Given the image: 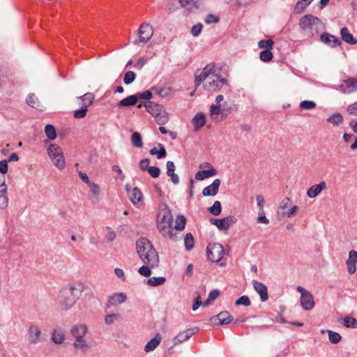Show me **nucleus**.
Returning <instances> with one entry per match:
<instances>
[{
	"label": "nucleus",
	"instance_id": "nucleus-1",
	"mask_svg": "<svg viewBox=\"0 0 357 357\" xmlns=\"http://www.w3.org/2000/svg\"><path fill=\"white\" fill-rule=\"evenodd\" d=\"M202 83L205 90L210 92H217L224 85H227L226 78L219 75V69L214 63L206 65L203 69L195 73V86L197 89Z\"/></svg>",
	"mask_w": 357,
	"mask_h": 357
},
{
	"label": "nucleus",
	"instance_id": "nucleus-2",
	"mask_svg": "<svg viewBox=\"0 0 357 357\" xmlns=\"http://www.w3.org/2000/svg\"><path fill=\"white\" fill-rule=\"evenodd\" d=\"M84 289V284L80 282L74 283L61 289L56 298L59 307L62 310H70L79 298Z\"/></svg>",
	"mask_w": 357,
	"mask_h": 357
},
{
	"label": "nucleus",
	"instance_id": "nucleus-3",
	"mask_svg": "<svg viewBox=\"0 0 357 357\" xmlns=\"http://www.w3.org/2000/svg\"><path fill=\"white\" fill-rule=\"evenodd\" d=\"M137 254L142 261L151 268L158 266L159 257L151 242L145 238H139L136 242Z\"/></svg>",
	"mask_w": 357,
	"mask_h": 357
},
{
	"label": "nucleus",
	"instance_id": "nucleus-4",
	"mask_svg": "<svg viewBox=\"0 0 357 357\" xmlns=\"http://www.w3.org/2000/svg\"><path fill=\"white\" fill-rule=\"evenodd\" d=\"M89 332L88 326L84 324H77L73 325L70 333L74 339V348L82 354H86L91 349L90 342L86 338Z\"/></svg>",
	"mask_w": 357,
	"mask_h": 357
},
{
	"label": "nucleus",
	"instance_id": "nucleus-5",
	"mask_svg": "<svg viewBox=\"0 0 357 357\" xmlns=\"http://www.w3.org/2000/svg\"><path fill=\"white\" fill-rule=\"evenodd\" d=\"M298 25L303 33L307 37L318 36L319 32L325 28L324 24L319 18L310 14L301 17L299 19Z\"/></svg>",
	"mask_w": 357,
	"mask_h": 357
},
{
	"label": "nucleus",
	"instance_id": "nucleus-6",
	"mask_svg": "<svg viewBox=\"0 0 357 357\" xmlns=\"http://www.w3.org/2000/svg\"><path fill=\"white\" fill-rule=\"evenodd\" d=\"M144 107L146 111L155 118L158 124L164 125L169 121L168 114L162 105L149 101L144 105Z\"/></svg>",
	"mask_w": 357,
	"mask_h": 357
},
{
	"label": "nucleus",
	"instance_id": "nucleus-7",
	"mask_svg": "<svg viewBox=\"0 0 357 357\" xmlns=\"http://www.w3.org/2000/svg\"><path fill=\"white\" fill-rule=\"evenodd\" d=\"M206 252L207 257L210 261L218 263L221 266L225 264V250L222 245L215 243H209L206 248Z\"/></svg>",
	"mask_w": 357,
	"mask_h": 357
},
{
	"label": "nucleus",
	"instance_id": "nucleus-8",
	"mask_svg": "<svg viewBox=\"0 0 357 357\" xmlns=\"http://www.w3.org/2000/svg\"><path fill=\"white\" fill-rule=\"evenodd\" d=\"M47 153L54 166L60 170L65 168L66 162L62 149L56 144H52L47 149Z\"/></svg>",
	"mask_w": 357,
	"mask_h": 357
},
{
	"label": "nucleus",
	"instance_id": "nucleus-9",
	"mask_svg": "<svg viewBox=\"0 0 357 357\" xmlns=\"http://www.w3.org/2000/svg\"><path fill=\"white\" fill-rule=\"evenodd\" d=\"M173 224L172 215L167 207H165L158 216L157 227L160 233H165V229L169 228Z\"/></svg>",
	"mask_w": 357,
	"mask_h": 357
},
{
	"label": "nucleus",
	"instance_id": "nucleus-10",
	"mask_svg": "<svg viewBox=\"0 0 357 357\" xmlns=\"http://www.w3.org/2000/svg\"><path fill=\"white\" fill-rule=\"evenodd\" d=\"M26 335V340L29 344H38L43 339V334L40 327L33 323L29 325Z\"/></svg>",
	"mask_w": 357,
	"mask_h": 357
},
{
	"label": "nucleus",
	"instance_id": "nucleus-11",
	"mask_svg": "<svg viewBox=\"0 0 357 357\" xmlns=\"http://www.w3.org/2000/svg\"><path fill=\"white\" fill-rule=\"evenodd\" d=\"M153 34L152 26L148 23H142L137 30L138 38L135 39L132 43L134 45L145 44L151 38Z\"/></svg>",
	"mask_w": 357,
	"mask_h": 357
},
{
	"label": "nucleus",
	"instance_id": "nucleus-12",
	"mask_svg": "<svg viewBox=\"0 0 357 357\" xmlns=\"http://www.w3.org/2000/svg\"><path fill=\"white\" fill-rule=\"evenodd\" d=\"M231 107H223L221 105H212L210 107V116L213 121L220 122L231 112Z\"/></svg>",
	"mask_w": 357,
	"mask_h": 357
},
{
	"label": "nucleus",
	"instance_id": "nucleus-13",
	"mask_svg": "<svg viewBox=\"0 0 357 357\" xmlns=\"http://www.w3.org/2000/svg\"><path fill=\"white\" fill-rule=\"evenodd\" d=\"M338 90L343 93H351L357 91V75L344 79L338 86Z\"/></svg>",
	"mask_w": 357,
	"mask_h": 357
},
{
	"label": "nucleus",
	"instance_id": "nucleus-14",
	"mask_svg": "<svg viewBox=\"0 0 357 357\" xmlns=\"http://www.w3.org/2000/svg\"><path fill=\"white\" fill-rule=\"evenodd\" d=\"M236 218L234 215H229L222 219H213L211 218L210 222L215 225L220 230H227L233 224L236 222Z\"/></svg>",
	"mask_w": 357,
	"mask_h": 357
},
{
	"label": "nucleus",
	"instance_id": "nucleus-15",
	"mask_svg": "<svg viewBox=\"0 0 357 357\" xmlns=\"http://www.w3.org/2000/svg\"><path fill=\"white\" fill-rule=\"evenodd\" d=\"M197 328H192L180 332L176 336H175L173 339L174 344L177 345L178 344L182 343L183 342L188 340L190 337H192L194 334L198 332Z\"/></svg>",
	"mask_w": 357,
	"mask_h": 357
},
{
	"label": "nucleus",
	"instance_id": "nucleus-16",
	"mask_svg": "<svg viewBox=\"0 0 357 357\" xmlns=\"http://www.w3.org/2000/svg\"><path fill=\"white\" fill-rule=\"evenodd\" d=\"M127 300V296L125 293H116L112 296H109L106 303L107 307H111L116 306L119 304L125 303Z\"/></svg>",
	"mask_w": 357,
	"mask_h": 357
},
{
	"label": "nucleus",
	"instance_id": "nucleus-17",
	"mask_svg": "<svg viewBox=\"0 0 357 357\" xmlns=\"http://www.w3.org/2000/svg\"><path fill=\"white\" fill-rule=\"evenodd\" d=\"M252 284L255 290L260 296L261 301H266L268 298V289L266 286L255 280H252Z\"/></svg>",
	"mask_w": 357,
	"mask_h": 357
},
{
	"label": "nucleus",
	"instance_id": "nucleus-18",
	"mask_svg": "<svg viewBox=\"0 0 357 357\" xmlns=\"http://www.w3.org/2000/svg\"><path fill=\"white\" fill-rule=\"evenodd\" d=\"M211 319L214 324L223 325L229 324L232 321V317L228 312L224 311L220 312Z\"/></svg>",
	"mask_w": 357,
	"mask_h": 357
},
{
	"label": "nucleus",
	"instance_id": "nucleus-19",
	"mask_svg": "<svg viewBox=\"0 0 357 357\" xmlns=\"http://www.w3.org/2000/svg\"><path fill=\"white\" fill-rule=\"evenodd\" d=\"M220 180L219 178H216L213 181V182L209 185L208 186L204 188L202 190V194L204 196H215L217 195L219 187L220 185Z\"/></svg>",
	"mask_w": 357,
	"mask_h": 357
},
{
	"label": "nucleus",
	"instance_id": "nucleus-20",
	"mask_svg": "<svg viewBox=\"0 0 357 357\" xmlns=\"http://www.w3.org/2000/svg\"><path fill=\"white\" fill-rule=\"evenodd\" d=\"M320 38L321 42L332 47L340 46L341 45V41L337 38L328 33L321 34Z\"/></svg>",
	"mask_w": 357,
	"mask_h": 357
},
{
	"label": "nucleus",
	"instance_id": "nucleus-21",
	"mask_svg": "<svg viewBox=\"0 0 357 357\" xmlns=\"http://www.w3.org/2000/svg\"><path fill=\"white\" fill-rule=\"evenodd\" d=\"M326 188V183L325 181H321L320 183L311 186L307 190V195L310 198H315L318 196L323 190Z\"/></svg>",
	"mask_w": 357,
	"mask_h": 357
},
{
	"label": "nucleus",
	"instance_id": "nucleus-22",
	"mask_svg": "<svg viewBox=\"0 0 357 357\" xmlns=\"http://www.w3.org/2000/svg\"><path fill=\"white\" fill-rule=\"evenodd\" d=\"M301 304L305 310H310L314 306V298L310 292L301 296Z\"/></svg>",
	"mask_w": 357,
	"mask_h": 357
},
{
	"label": "nucleus",
	"instance_id": "nucleus-23",
	"mask_svg": "<svg viewBox=\"0 0 357 357\" xmlns=\"http://www.w3.org/2000/svg\"><path fill=\"white\" fill-rule=\"evenodd\" d=\"M357 262V252L351 250L349 253V258L347 260L348 272L353 274L356 271V264Z\"/></svg>",
	"mask_w": 357,
	"mask_h": 357
},
{
	"label": "nucleus",
	"instance_id": "nucleus-24",
	"mask_svg": "<svg viewBox=\"0 0 357 357\" xmlns=\"http://www.w3.org/2000/svg\"><path fill=\"white\" fill-rule=\"evenodd\" d=\"M127 191L129 192V198L132 203L135 205L140 204L142 202L143 195L141 190L137 188H134L131 192H129L127 188Z\"/></svg>",
	"mask_w": 357,
	"mask_h": 357
},
{
	"label": "nucleus",
	"instance_id": "nucleus-25",
	"mask_svg": "<svg viewBox=\"0 0 357 357\" xmlns=\"http://www.w3.org/2000/svg\"><path fill=\"white\" fill-rule=\"evenodd\" d=\"M192 123L195 126V131H198L206 124V116L204 113L198 112L192 118Z\"/></svg>",
	"mask_w": 357,
	"mask_h": 357
},
{
	"label": "nucleus",
	"instance_id": "nucleus-26",
	"mask_svg": "<svg viewBox=\"0 0 357 357\" xmlns=\"http://www.w3.org/2000/svg\"><path fill=\"white\" fill-rule=\"evenodd\" d=\"M218 174V172L213 167L206 170H200L195 174V178L199 181L204 180L205 178L214 176Z\"/></svg>",
	"mask_w": 357,
	"mask_h": 357
},
{
	"label": "nucleus",
	"instance_id": "nucleus-27",
	"mask_svg": "<svg viewBox=\"0 0 357 357\" xmlns=\"http://www.w3.org/2000/svg\"><path fill=\"white\" fill-rule=\"evenodd\" d=\"M162 337L160 334L157 333L150 341H149L144 347L146 352L153 351L160 343Z\"/></svg>",
	"mask_w": 357,
	"mask_h": 357
},
{
	"label": "nucleus",
	"instance_id": "nucleus-28",
	"mask_svg": "<svg viewBox=\"0 0 357 357\" xmlns=\"http://www.w3.org/2000/svg\"><path fill=\"white\" fill-rule=\"evenodd\" d=\"M51 339L56 344H62L65 339L63 329L61 328H55L52 333Z\"/></svg>",
	"mask_w": 357,
	"mask_h": 357
},
{
	"label": "nucleus",
	"instance_id": "nucleus-29",
	"mask_svg": "<svg viewBox=\"0 0 357 357\" xmlns=\"http://www.w3.org/2000/svg\"><path fill=\"white\" fill-rule=\"evenodd\" d=\"M342 39L345 42L351 45H355L357 43V40L349 33V29L347 27H343L340 31Z\"/></svg>",
	"mask_w": 357,
	"mask_h": 357
},
{
	"label": "nucleus",
	"instance_id": "nucleus-30",
	"mask_svg": "<svg viewBox=\"0 0 357 357\" xmlns=\"http://www.w3.org/2000/svg\"><path fill=\"white\" fill-rule=\"evenodd\" d=\"M137 103V98L134 95L129 96L123 99L118 103V107H126L130 106L135 105Z\"/></svg>",
	"mask_w": 357,
	"mask_h": 357
},
{
	"label": "nucleus",
	"instance_id": "nucleus-31",
	"mask_svg": "<svg viewBox=\"0 0 357 357\" xmlns=\"http://www.w3.org/2000/svg\"><path fill=\"white\" fill-rule=\"evenodd\" d=\"M94 95L92 93H86L78 97L82 101V106L88 108L94 101Z\"/></svg>",
	"mask_w": 357,
	"mask_h": 357
},
{
	"label": "nucleus",
	"instance_id": "nucleus-32",
	"mask_svg": "<svg viewBox=\"0 0 357 357\" xmlns=\"http://www.w3.org/2000/svg\"><path fill=\"white\" fill-rule=\"evenodd\" d=\"M26 103L31 107L39 109L40 108V102L35 94H30L26 99Z\"/></svg>",
	"mask_w": 357,
	"mask_h": 357
},
{
	"label": "nucleus",
	"instance_id": "nucleus-33",
	"mask_svg": "<svg viewBox=\"0 0 357 357\" xmlns=\"http://www.w3.org/2000/svg\"><path fill=\"white\" fill-rule=\"evenodd\" d=\"M165 281V277H152L148 279L147 284L151 287H157L163 284Z\"/></svg>",
	"mask_w": 357,
	"mask_h": 357
},
{
	"label": "nucleus",
	"instance_id": "nucleus-34",
	"mask_svg": "<svg viewBox=\"0 0 357 357\" xmlns=\"http://www.w3.org/2000/svg\"><path fill=\"white\" fill-rule=\"evenodd\" d=\"M131 142L137 148L142 147L143 142L141 135L137 132H133L131 135Z\"/></svg>",
	"mask_w": 357,
	"mask_h": 357
},
{
	"label": "nucleus",
	"instance_id": "nucleus-35",
	"mask_svg": "<svg viewBox=\"0 0 357 357\" xmlns=\"http://www.w3.org/2000/svg\"><path fill=\"white\" fill-rule=\"evenodd\" d=\"M186 224L185 218L183 215H178L176 218L174 229L178 231H182L185 229Z\"/></svg>",
	"mask_w": 357,
	"mask_h": 357
},
{
	"label": "nucleus",
	"instance_id": "nucleus-36",
	"mask_svg": "<svg viewBox=\"0 0 357 357\" xmlns=\"http://www.w3.org/2000/svg\"><path fill=\"white\" fill-rule=\"evenodd\" d=\"M344 141L347 143H349L351 141H354L353 144L351 145L350 148L351 150L357 149V137L351 135L344 133L343 135Z\"/></svg>",
	"mask_w": 357,
	"mask_h": 357
},
{
	"label": "nucleus",
	"instance_id": "nucleus-37",
	"mask_svg": "<svg viewBox=\"0 0 357 357\" xmlns=\"http://www.w3.org/2000/svg\"><path fill=\"white\" fill-rule=\"evenodd\" d=\"M45 133L47 137L50 140H54L56 137V132L52 125L48 124L45 128Z\"/></svg>",
	"mask_w": 357,
	"mask_h": 357
},
{
	"label": "nucleus",
	"instance_id": "nucleus-38",
	"mask_svg": "<svg viewBox=\"0 0 357 357\" xmlns=\"http://www.w3.org/2000/svg\"><path fill=\"white\" fill-rule=\"evenodd\" d=\"M185 247L187 250H191L194 248V238L191 233H188L184 238Z\"/></svg>",
	"mask_w": 357,
	"mask_h": 357
},
{
	"label": "nucleus",
	"instance_id": "nucleus-39",
	"mask_svg": "<svg viewBox=\"0 0 357 357\" xmlns=\"http://www.w3.org/2000/svg\"><path fill=\"white\" fill-rule=\"evenodd\" d=\"M164 237H168L169 239L176 241L181 238L176 233H174L172 227L165 229V233H160Z\"/></svg>",
	"mask_w": 357,
	"mask_h": 357
},
{
	"label": "nucleus",
	"instance_id": "nucleus-40",
	"mask_svg": "<svg viewBox=\"0 0 357 357\" xmlns=\"http://www.w3.org/2000/svg\"><path fill=\"white\" fill-rule=\"evenodd\" d=\"M210 213L213 215H219L221 213V204L219 201H215L213 205L208 208Z\"/></svg>",
	"mask_w": 357,
	"mask_h": 357
},
{
	"label": "nucleus",
	"instance_id": "nucleus-41",
	"mask_svg": "<svg viewBox=\"0 0 357 357\" xmlns=\"http://www.w3.org/2000/svg\"><path fill=\"white\" fill-rule=\"evenodd\" d=\"M328 121L335 126H337L343 121V117L340 113H336L329 116Z\"/></svg>",
	"mask_w": 357,
	"mask_h": 357
},
{
	"label": "nucleus",
	"instance_id": "nucleus-42",
	"mask_svg": "<svg viewBox=\"0 0 357 357\" xmlns=\"http://www.w3.org/2000/svg\"><path fill=\"white\" fill-rule=\"evenodd\" d=\"M274 45V42L271 39L268 40H261L258 43V46L259 48H264L266 50H271L273 49Z\"/></svg>",
	"mask_w": 357,
	"mask_h": 357
},
{
	"label": "nucleus",
	"instance_id": "nucleus-43",
	"mask_svg": "<svg viewBox=\"0 0 357 357\" xmlns=\"http://www.w3.org/2000/svg\"><path fill=\"white\" fill-rule=\"evenodd\" d=\"M119 319L120 315L117 313L107 314L105 317V323L107 325H111L114 324L115 321H118Z\"/></svg>",
	"mask_w": 357,
	"mask_h": 357
},
{
	"label": "nucleus",
	"instance_id": "nucleus-44",
	"mask_svg": "<svg viewBox=\"0 0 357 357\" xmlns=\"http://www.w3.org/2000/svg\"><path fill=\"white\" fill-rule=\"evenodd\" d=\"M329 340L333 344H337L341 340V335L336 332L328 331Z\"/></svg>",
	"mask_w": 357,
	"mask_h": 357
},
{
	"label": "nucleus",
	"instance_id": "nucleus-45",
	"mask_svg": "<svg viewBox=\"0 0 357 357\" xmlns=\"http://www.w3.org/2000/svg\"><path fill=\"white\" fill-rule=\"evenodd\" d=\"M260 59L262 61L268 62L270 61L273 59V54L271 50H265L260 52L259 55Z\"/></svg>",
	"mask_w": 357,
	"mask_h": 357
},
{
	"label": "nucleus",
	"instance_id": "nucleus-46",
	"mask_svg": "<svg viewBox=\"0 0 357 357\" xmlns=\"http://www.w3.org/2000/svg\"><path fill=\"white\" fill-rule=\"evenodd\" d=\"M309 5L302 0H298L294 6L296 13H301Z\"/></svg>",
	"mask_w": 357,
	"mask_h": 357
},
{
	"label": "nucleus",
	"instance_id": "nucleus-47",
	"mask_svg": "<svg viewBox=\"0 0 357 357\" xmlns=\"http://www.w3.org/2000/svg\"><path fill=\"white\" fill-rule=\"evenodd\" d=\"M90 192L95 197H98L100 194V187L97 183L91 182L89 185Z\"/></svg>",
	"mask_w": 357,
	"mask_h": 357
},
{
	"label": "nucleus",
	"instance_id": "nucleus-48",
	"mask_svg": "<svg viewBox=\"0 0 357 357\" xmlns=\"http://www.w3.org/2000/svg\"><path fill=\"white\" fill-rule=\"evenodd\" d=\"M300 107L306 110L312 109L316 107V103L311 100H303L300 103Z\"/></svg>",
	"mask_w": 357,
	"mask_h": 357
},
{
	"label": "nucleus",
	"instance_id": "nucleus-49",
	"mask_svg": "<svg viewBox=\"0 0 357 357\" xmlns=\"http://www.w3.org/2000/svg\"><path fill=\"white\" fill-rule=\"evenodd\" d=\"M88 108L82 107L81 109L74 111L73 116L75 119H83L86 116Z\"/></svg>",
	"mask_w": 357,
	"mask_h": 357
},
{
	"label": "nucleus",
	"instance_id": "nucleus-50",
	"mask_svg": "<svg viewBox=\"0 0 357 357\" xmlns=\"http://www.w3.org/2000/svg\"><path fill=\"white\" fill-rule=\"evenodd\" d=\"M137 98V101L138 102L139 100H149L152 97V93L150 91L146 90L142 93H137L135 94Z\"/></svg>",
	"mask_w": 357,
	"mask_h": 357
},
{
	"label": "nucleus",
	"instance_id": "nucleus-51",
	"mask_svg": "<svg viewBox=\"0 0 357 357\" xmlns=\"http://www.w3.org/2000/svg\"><path fill=\"white\" fill-rule=\"evenodd\" d=\"M8 206V197L7 192L5 193H0V209H6Z\"/></svg>",
	"mask_w": 357,
	"mask_h": 357
},
{
	"label": "nucleus",
	"instance_id": "nucleus-52",
	"mask_svg": "<svg viewBox=\"0 0 357 357\" xmlns=\"http://www.w3.org/2000/svg\"><path fill=\"white\" fill-rule=\"evenodd\" d=\"M344 325L347 328H356L357 321L353 317H346L344 318Z\"/></svg>",
	"mask_w": 357,
	"mask_h": 357
},
{
	"label": "nucleus",
	"instance_id": "nucleus-53",
	"mask_svg": "<svg viewBox=\"0 0 357 357\" xmlns=\"http://www.w3.org/2000/svg\"><path fill=\"white\" fill-rule=\"evenodd\" d=\"M135 73L133 71H128L124 75L123 82L126 84H130L135 80Z\"/></svg>",
	"mask_w": 357,
	"mask_h": 357
},
{
	"label": "nucleus",
	"instance_id": "nucleus-54",
	"mask_svg": "<svg viewBox=\"0 0 357 357\" xmlns=\"http://www.w3.org/2000/svg\"><path fill=\"white\" fill-rule=\"evenodd\" d=\"M235 304L236 305H244V306H249L251 304L250 300L247 296H242L240 297L235 302Z\"/></svg>",
	"mask_w": 357,
	"mask_h": 357
},
{
	"label": "nucleus",
	"instance_id": "nucleus-55",
	"mask_svg": "<svg viewBox=\"0 0 357 357\" xmlns=\"http://www.w3.org/2000/svg\"><path fill=\"white\" fill-rule=\"evenodd\" d=\"M149 266H142L139 269V273L145 277H149L151 275V271Z\"/></svg>",
	"mask_w": 357,
	"mask_h": 357
},
{
	"label": "nucleus",
	"instance_id": "nucleus-56",
	"mask_svg": "<svg viewBox=\"0 0 357 357\" xmlns=\"http://www.w3.org/2000/svg\"><path fill=\"white\" fill-rule=\"evenodd\" d=\"M257 222V223H264L265 225L269 224V220L266 217L264 211H261L259 212Z\"/></svg>",
	"mask_w": 357,
	"mask_h": 357
},
{
	"label": "nucleus",
	"instance_id": "nucleus-57",
	"mask_svg": "<svg viewBox=\"0 0 357 357\" xmlns=\"http://www.w3.org/2000/svg\"><path fill=\"white\" fill-rule=\"evenodd\" d=\"M202 30V24L201 23H198L194 25L191 29V33L193 36H198Z\"/></svg>",
	"mask_w": 357,
	"mask_h": 357
},
{
	"label": "nucleus",
	"instance_id": "nucleus-58",
	"mask_svg": "<svg viewBox=\"0 0 357 357\" xmlns=\"http://www.w3.org/2000/svg\"><path fill=\"white\" fill-rule=\"evenodd\" d=\"M147 172L153 178H158L160 173V169L157 167H150Z\"/></svg>",
	"mask_w": 357,
	"mask_h": 357
},
{
	"label": "nucleus",
	"instance_id": "nucleus-59",
	"mask_svg": "<svg viewBox=\"0 0 357 357\" xmlns=\"http://www.w3.org/2000/svg\"><path fill=\"white\" fill-rule=\"evenodd\" d=\"M219 21V17L213 14H208L205 18V22L207 24L215 23Z\"/></svg>",
	"mask_w": 357,
	"mask_h": 357
},
{
	"label": "nucleus",
	"instance_id": "nucleus-60",
	"mask_svg": "<svg viewBox=\"0 0 357 357\" xmlns=\"http://www.w3.org/2000/svg\"><path fill=\"white\" fill-rule=\"evenodd\" d=\"M150 160L149 158H145L139 162V167L142 171H147L149 167Z\"/></svg>",
	"mask_w": 357,
	"mask_h": 357
},
{
	"label": "nucleus",
	"instance_id": "nucleus-61",
	"mask_svg": "<svg viewBox=\"0 0 357 357\" xmlns=\"http://www.w3.org/2000/svg\"><path fill=\"white\" fill-rule=\"evenodd\" d=\"M7 192V185L6 184L5 176L0 175V193H5Z\"/></svg>",
	"mask_w": 357,
	"mask_h": 357
},
{
	"label": "nucleus",
	"instance_id": "nucleus-62",
	"mask_svg": "<svg viewBox=\"0 0 357 357\" xmlns=\"http://www.w3.org/2000/svg\"><path fill=\"white\" fill-rule=\"evenodd\" d=\"M257 205L259 208V211H264V206L265 204V200L264 197L261 195H258L256 197Z\"/></svg>",
	"mask_w": 357,
	"mask_h": 357
},
{
	"label": "nucleus",
	"instance_id": "nucleus-63",
	"mask_svg": "<svg viewBox=\"0 0 357 357\" xmlns=\"http://www.w3.org/2000/svg\"><path fill=\"white\" fill-rule=\"evenodd\" d=\"M8 172V161L7 160H1L0 161V175L4 176V174Z\"/></svg>",
	"mask_w": 357,
	"mask_h": 357
},
{
	"label": "nucleus",
	"instance_id": "nucleus-64",
	"mask_svg": "<svg viewBox=\"0 0 357 357\" xmlns=\"http://www.w3.org/2000/svg\"><path fill=\"white\" fill-rule=\"evenodd\" d=\"M347 111L351 114L357 115V102L349 106Z\"/></svg>",
	"mask_w": 357,
	"mask_h": 357
}]
</instances>
